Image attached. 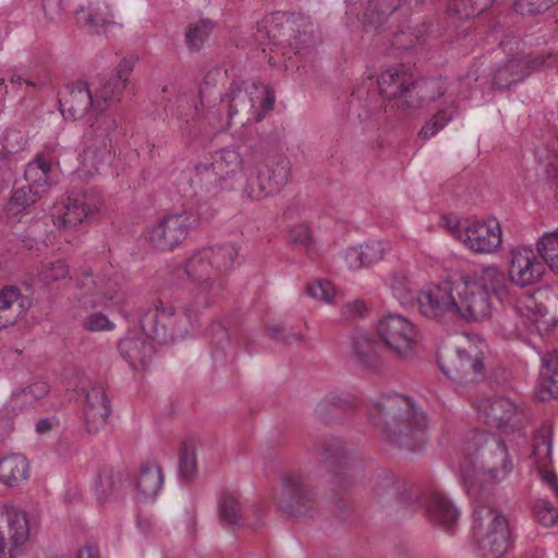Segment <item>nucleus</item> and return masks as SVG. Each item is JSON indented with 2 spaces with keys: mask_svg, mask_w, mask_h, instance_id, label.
<instances>
[{
  "mask_svg": "<svg viewBox=\"0 0 558 558\" xmlns=\"http://www.w3.org/2000/svg\"><path fill=\"white\" fill-rule=\"evenodd\" d=\"M513 9L521 15H535L548 9L545 0H514Z\"/></svg>",
  "mask_w": 558,
  "mask_h": 558,
  "instance_id": "59",
  "label": "nucleus"
},
{
  "mask_svg": "<svg viewBox=\"0 0 558 558\" xmlns=\"http://www.w3.org/2000/svg\"><path fill=\"white\" fill-rule=\"evenodd\" d=\"M243 159L235 149H222L213 156L211 162H202L196 166L201 181L207 185L218 186L227 178L242 169Z\"/></svg>",
  "mask_w": 558,
  "mask_h": 558,
  "instance_id": "21",
  "label": "nucleus"
},
{
  "mask_svg": "<svg viewBox=\"0 0 558 558\" xmlns=\"http://www.w3.org/2000/svg\"><path fill=\"white\" fill-rule=\"evenodd\" d=\"M372 490L379 499L390 496L396 497L397 501L404 507H409L414 492L405 483L397 486L395 477L390 473H380L374 476L372 478Z\"/></svg>",
  "mask_w": 558,
  "mask_h": 558,
  "instance_id": "33",
  "label": "nucleus"
},
{
  "mask_svg": "<svg viewBox=\"0 0 558 558\" xmlns=\"http://www.w3.org/2000/svg\"><path fill=\"white\" fill-rule=\"evenodd\" d=\"M551 453V437L549 434H538L533 440V454L538 459L549 458Z\"/></svg>",
  "mask_w": 558,
  "mask_h": 558,
  "instance_id": "63",
  "label": "nucleus"
},
{
  "mask_svg": "<svg viewBox=\"0 0 558 558\" xmlns=\"http://www.w3.org/2000/svg\"><path fill=\"white\" fill-rule=\"evenodd\" d=\"M49 392V386L45 381H35L32 385L14 391L11 396V402L14 407L32 405L35 401L43 399Z\"/></svg>",
  "mask_w": 558,
  "mask_h": 558,
  "instance_id": "50",
  "label": "nucleus"
},
{
  "mask_svg": "<svg viewBox=\"0 0 558 558\" xmlns=\"http://www.w3.org/2000/svg\"><path fill=\"white\" fill-rule=\"evenodd\" d=\"M44 193L33 189L32 186H22L13 191L9 201V210L15 213H23L38 199L43 197Z\"/></svg>",
  "mask_w": 558,
  "mask_h": 558,
  "instance_id": "52",
  "label": "nucleus"
},
{
  "mask_svg": "<svg viewBox=\"0 0 558 558\" xmlns=\"http://www.w3.org/2000/svg\"><path fill=\"white\" fill-rule=\"evenodd\" d=\"M420 313L430 319L451 322L459 319L453 281L428 287L417 293Z\"/></svg>",
  "mask_w": 558,
  "mask_h": 558,
  "instance_id": "13",
  "label": "nucleus"
},
{
  "mask_svg": "<svg viewBox=\"0 0 558 558\" xmlns=\"http://www.w3.org/2000/svg\"><path fill=\"white\" fill-rule=\"evenodd\" d=\"M510 288L506 272L496 265L462 276L453 281L459 319L481 322L490 318L494 300L510 302Z\"/></svg>",
  "mask_w": 558,
  "mask_h": 558,
  "instance_id": "2",
  "label": "nucleus"
},
{
  "mask_svg": "<svg viewBox=\"0 0 558 558\" xmlns=\"http://www.w3.org/2000/svg\"><path fill=\"white\" fill-rule=\"evenodd\" d=\"M163 485V474L161 468L149 462L143 464L137 476L135 487L141 498L144 500L154 499L161 490Z\"/></svg>",
  "mask_w": 558,
  "mask_h": 558,
  "instance_id": "38",
  "label": "nucleus"
},
{
  "mask_svg": "<svg viewBox=\"0 0 558 558\" xmlns=\"http://www.w3.org/2000/svg\"><path fill=\"white\" fill-rule=\"evenodd\" d=\"M493 0H452L449 11L460 19H471L485 12Z\"/></svg>",
  "mask_w": 558,
  "mask_h": 558,
  "instance_id": "53",
  "label": "nucleus"
},
{
  "mask_svg": "<svg viewBox=\"0 0 558 558\" xmlns=\"http://www.w3.org/2000/svg\"><path fill=\"white\" fill-rule=\"evenodd\" d=\"M322 460L331 474V484L335 488L347 492L353 484V474L349 462V454L340 439L323 438L318 448Z\"/></svg>",
  "mask_w": 558,
  "mask_h": 558,
  "instance_id": "17",
  "label": "nucleus"
},
{
  "mask_svg": "<svg viewBox=\"0 0 558 558\" xmlns=\"http://www.w3.org/2000/svg\"><path fill=\"white\" fill-rule=\"evenodd\" d=\"M240 492L225 489L218 499V518L222 526L234 531L243 524L244 512Z\"/></svg>",
  "mask_w": 558,
  "mask_h": 558,
  "instance_id": "29",
  "label": "nucleus"
},
{
  "mask_svg": "<svg viewBox=\"0 0 558 558\" xmlns=\"http://www.w3.org/2000/svg\"><path fill=\"white\" fill-rule=\"evenodd\" d=\"M537 398L547 401L558 397V352H548L542 359Z\"/></svg>",
  "mask_w": 558,
  "mask_h": 558,
  "instance_id": "32",
  "label": "nucleus"
},
{
  "mask_svg": "<svg viewBox=\"0 0 558 558\" xmlns=\"http://www.w3.org/2000/svg\"><path fill=\"white\" fill-rule=\"evenodd\" d=\"M121 117L114 114H100L90 124L85 133V148L83 150V165L97 171L98 165L102 163L111 153L109 135L121 124Z\"/></svg>",
  "mask_w": 558,
  "mask_h": 558,
  "instance_id": "11",
  "label": "nucleus"
},
{
  "mask_svg": "<svg viewBox=\"0 0 558 558\" xmlns=\"http://www.w3.org/2000/svg\"><path fill=\"white\" fill-rule=\"evenodd\" d=\"M537 254L558 272V231L545 233L536 243Z\"/></svg>",
  "mask_w": 558,
  "mask_h": 558,
  "instance_id": "51",
  "label": "nucleus"
},
{
  "mask_svg": "<svg viewBox=\"0 0 558 558\" xmlns=\"http://www.w3.org/2000/svg\"><path fill=\"white\" fill-rule=\"evenodd\" d=\"M196 447L192 441H183L179 450L178 475L183 482H191L197 475Z\"/></svg>",
  "mask_w": 558,
  "mask_h": 558,
  "instance_id": "46",
  "label": "nucleus"
},
{
  "mask_svg": "<svg viewBox=\"0 0 558 558\" xmlns=\"http://www.w3.org/2000/svg\"><path fill=\"white\" fill-rule=\"evenodd\" d=\"M133 71V61L122 59L118 64L114 73L107 80L102 81L100 86L95 90L96 97L106 109L109 101L119 99L129 80V75Z\"/></svg>",
  "mask_w": 558,
  "mask_h": 558,
  "instance_id": "28",
  "label": "nucleus"
},
{
  "mask_svg": "<svg viewBox=\"0 0 558 558\" xmlns=\"http://www.w3.org/2000/svg\"><path fill=\"white\" fill-rule=\"evenodd\" d=\"M466 451L470 461L462 466V481L474 499L480 498L484 483L502 481L513 469L504 440L496 435L476 433Z\"/></svg>",
  "mask_w": 558,
  "mask_h": 558,
  "instance_id": "3",
  "label": "nucleus"
},
{
  "mask_svg": "<svg viewBox=\"0 0 558 558\" xmlns=\"http://www.w3.org/2000/svg\"><path fill=\"white\" fill-rule=\"evenodd\" d=\"M0 524L1 534L5 538L3 546L4 551H7V558H12L29 538L31 527L28 514L20 508L2 506L0 507Z\"/></svg>",
  "mask_w": 558,
  "mask_h": 558,
  "instance_id": "19",
  "label": "nucleus"
},
{
  "mask_svg": "<svg viewBox=\"0 0 558 558\" xmlns=\"http://www.w3.org/2000/svg\"><path fill=\"white\" fill-rule=\"evenodd\" d=\"M288 45L295 53H305L317 46L319 36L315 24L303 15H296Z\"/></svg>",
  "mask_w": 558,
  "mask_h": 558,
  "instance_id": "30",
  "label": "nucleus"
},
{
  "mask_svg": "<svg viewBox=\"0 0 558 558\" xmlns=\"http://www.w3.org/2000/svg\"><path fill=\"white\" fill-rule=\"evenodd\" d=\"M377 331L385 345L397 357L408 360L413 356L417 331L408 318L395 314L386 315L379 320Z\"/></svg>",
  "mask_w": 558,
  "mask_h": 558,
  "instance_id": "12",
  "label": "nucleus"
},
{
  "mask_svg": "<svg viewBox=\"0 0 558 558\" xmlns=\"http://www.w3.org/2000/svg\"><path fill=\"white\" fill-rule=\"evenodd\" d=\"M306 294L313 299L331 303L335 296V288L328 280H315L306 286Z\"/></svg>",
  "mask_w": 558,
  "mask_h": 558,
  "instance_id": "57",
  "label": "nucleus"
},
{
  "mask_svg": "<svg viewBox=\"0 0 558 558\" xmlns=\"http://www.w3.org/2000/svg\"><path fill=\"white\" fill-rule=\"evenodd\" d=\"M204 310L190 300L179 315L174 307L156 300L142 314L141 328L147 338L160 344L172 343L186 338L201 327Z\"/></svg>",
  "mask_w": 558,
  "mask_h": 558,
  "instance_id": "4",
  "label": "nucleus"
},
{
  "mask_svg": "<svg viewBox=\"0 0 558 558\" xmlns=\"http://www.w3.org/2000/svg\"><path fill=\"white\" fill-rule=\"evenodd\" d=\"M61 112L74 120L85 117L89 111L102 112L104 106L96 93L93 95L85 82L77 81L68 85L59 98Z\"/></svg>",
  "mask_w": 558,
  "mask_h": 558,
  "instance_id": "20",
  "label": "nucleus"
},
{
  "mask_svg": "<svg viewBox=\"0 0 558 558\" xmlns=\"http://www.w3.org/2000/svg\"><path fill=\"white\" fill-rule=\"evenodd\" d=\"M275 505L279 512L294 521L314 519L319 514L315 488L298 472H287L280 476Z\"/></svg>",
  "mask_w": 558,
  "mask_h": 558,
  "instance_id": "6",
  "label": "nucleus"
},
{
  "mask_svg": "<svg viewBox=\"0 0 558 558\" xmlns=\"http://www.w3.org/2000/svg\"><path fill=\"white\" fill-rule=\"evenodd\" d=\"M402 3H404L403 0H372L367 11L371 14L376 13L377 17L375 22L381 23L386 17L390 16L401 8Z\"/></svg>",
  "mask_w": 558,
  "mask_h": 558,
  "instance_id": "55",
  "label": "nucleus"
},
{
  "mask_svg": "<svg viewBox=\"0 0 558 558\" xmlns=\"http://www.w3.org/2000/svg\"><path fill=\"white\" fill-rule=\"evenodd\" d=\"M216 27V23L209 19H202L187 26L185 40L190 50L198 51Z\"/></svg>",
  "mask_w": 558,
  "mask_h": 558,
  "instance_id": "49",
  "label": "nucleus"
},
{
  "mask_svg": "<svg viewBox=\"0 0 558 558\" xmlns=\"http://www.w3.org/2000/svg\"><path fill=\"white\" fill-rule=\"evenodd\" d=\"M458 238L472 252L489 254L501 245V228L496 219L468 221L457 230Z\"/></svg>",
  "mask_w": 558,
  "mask_h": 558,
  "instance_id": "18",
  "label": "nucleus"
},
{
  "mask_svg": "<svg viewBox=\"0 0 558 558\" xmlns=\"http://www.w3.org/2000/svg\"><path fill=\"white\" fill-rule=\"evenodd\" d=\"M78 23L90 34H109L121 25L112 20L108 5L90 1L77 11Z\"/></svg>",
  "mask_w": 558,
  "mask_h": 558,
  "instance_id": "27",
  "label": "nucleus"
},
{
  "mask_svg": "<svg viewBox=\"0 0 558 558\" xmlns=\"http://www.w3.org/2000/svg\"><path fill=\"white\" fill-rule=\"evenodd\" d=\"M213 217V209L204 204L193 203L148 228L145 239L156 250L171 251L187 238L191 229Z\"/></svg>",
  "mask_w": 558,
  "mask_h": 558,
  "instance_id": "5",
  "label": "nucleus"
},
{
  "mask_svg": "<svg viewBox=\"0 0 558 558\" xmlns=\"http://www.w3.org/2000/svg\"><path fill=\"white\" fill-rule=\"evenodd\" d=\"M357 409V398L344 391H329L315 405L314 414L324 423H332L353 414Z\"/></svg>",
  "mask_w": 558,
  "mask_h": 558,
  "instance_id": "24",
  "label": "nucleus"
},
{
  "mask_svg": "<svg viewBox=\"0 0 558 558\" xmlns=\"http://www.w3.org/2000/svg\"><path fill=\"white\" fill-rule=\"evenodd\" d=\"M253 92L251 93V120L260 122L268 112L272 111L275 106V92L269 85L253 82Z\"/></svg>",
  "mask_w": 558,
  "mask_h": 558,
  "instance_id": "44",
  "label": "nucleus"
},
{
  "mask_svg": "<svg viewBox=\"0 0 558 558\" xmlns=\"http://www.w3.org/2000/svg\"><path fill=\"white\" fill-rule=\"evenodd\" d=\"M202 248L209 259L218 278L233 268L241 250L239 245L231 243H223Z\"/></svg>",
  "mask_w": 558,
  "mask_h": 558,
  "instance_id": "40",
  "label": "nucleus"
},
{
  "mask_svg": "<svg viewBox=\"0 0 558 558\" xmlns=\"http://www.w3.org/2000/svg\"><path fill=\"white\" fill-rule=\"evenodd\" d=\"M473 536L483 558H499L510 544L507 519L496 509L478 506L473 513Z\"/></svg>",
  "mask_w": 558,
  "mask_h": 558,
  "instance_id": "7",
  "label": "nucleus"
},
{
  "mask_svg": "<svg viewBox=\"0 0 558 558\" xmlns=\"http://www.w3.org/2000/svg\"><path fill=\"white\" fill-rule=\"evenodd\" d=\"M522 58L527 63V70H530L531 73L533 71L550 68L556 62V56L551 52L526 56Z\"/></svg>",
  "mask_w": 558,
  "mask_h": 558,
  "instance_id": "60",
  "label": "nucleus"
},
{
  "mask_svg": "<svg viewBox=\"0 0 558 558\" xmlns=\"http://www.w3.org/2000/svg\"><path fill=\"white\" fill-rule=\"evenodd\" d=\"M128 474L123 470L105 468L98 475L96 483V496L101 502L110 501L119 497L123 492Z\"/></svg>",
  "mask_w": 558,
  "mask_h": 558,
  "instance_id": "34",
  "label": "nucleus"
},
{
  "mask_svg": "<svg viewBox=\"0 0 558 558\" xmlns=\"http://www.w3.org/2000/svg\"><path fill=\"white\" fill-rule=\"evenodd\" d=\"M247 163V160H246ZM250 175L246 177V194L254 199H262L280 191L289 180L290 161L280 156L271 163L264 165L258 156L248 159Z\"/></svg>",
  "mask_w": 558,
  "mask_h": 558,
  "instance_id": "10",
  "label": "nucleus"
},
{
  "mask_svg": "<svg viewBox=\"0 0 558 558\" xmlns=\"http://www.w3.org/2000/svg\"><path fill=\"white\" fill-rule=\"evenodd\" d=\"M441 372L461 387L474 385L485 378L484 353L474 343L466 342L453 352L438 357Z\"/></svg>",
  "mask_w": 558,
  "mask_h": 558,
  "instance_id": "8",
  "label": "nucleus"
},
{
  "mask_svg": "<svg viewBox=\"0 0 558 558\" xmlns=\"http://www.w3.org/2000/svg\"><path fill=\"white\" fill-rule=\"evenodd\" d=\"M77 287L85 289L88 293L100 295L105 304L113 303L119 298L120 288L116 281L108 280L104 287H99L88 270L84 271L82 278L77 279Z\"/></svg>",
  "mask_w": 558,
  "mask_h": 558,
  "instance_id": "45",
  "label": "nucleus"
},
{
  "mask_svg": "<svg viewBox=\"0 0 558 558\" xmlns=\"http://www.w3.org/2000/svg\"><path fill=\"white\" fill-rule=\"evenodd\" d=\"M110 411V402L104 388L99 385L90 386L85 392L83 404V420L87 433L97 434L105 428Z\"/></svg>",
  "mask_w": 558,
  "mask_h": 558,
  "instance_id": "23",
  "label": "nucleus"
},
{
  "mask_svg": "<svg viewBox=\"0 0 558 558\" xmlns=\"http://www.w3.org/2000/svg\"><path fill=\"white\" fill-rule=\"evenodd\" d=\"M546 262L529 246H520L510 252L508 281L527 287L539 282L546 272Z\"/></svg>",
  "mask_w": 558,
  "mask_h": 558,
  "instance_id": "16",
  "label": "nucleus"
},
{
  "mask_svg": "<svg viewBox=\"0 0 558 558\" xmlns=\"http://www.w3.org/2000/svg\"><path fill=\"white\" fill-rule=\"evenodd\" d=\"M385 247L380 242H371L364 245L349 247L344 252L347 266L352 270L371 266L384 256Z\"/></svg>",
  "mask_w": 558,
  "mask_h": 558,
  "instance_id": "37",
  "label": "nucleus"
},
{
  "mask_svg": "<svg viewBox=\"0 0 558 558\" xmlns=\"http://www.w3.org/2000/svg\"><path fill=\"white\" fill-rule=\"evenodd\" d=\"M530 74L531 71L527 70V63L524 59L522 57L513 58L497 69L493 85L498 89H505L523 81Z\"/></svg>",
  "mask_w": 558,
  "mask_h": 558,
  "instance_id": "42",
  "label": "nucleus"
},
{
  "mask_svg": "<svg viewBox=\"0 0 558 558\" xmlns=\"http://www.w3.org/2000/svg\"><path fill=\"white\" fill-rule=\"evenodd\" d=\"M353 355L355 362L363 368L376 371L381 365L378 342L364 333H357L353 337Z\"/></svg>",
  "mask_w": 558,
  "mask_h": 558,
  "instance_id": "35",
  "label": "nucleus"
},
{
  "mask_svg": "<svg viewBox=\"0 0 558 558\" xmlns=\"http://www.w3.org/2000/svg\"><path fill=\"white\" fill-rule=\"evenodd\" d=\"M70 272L69 266L62 259L45 264L39 272V277L45 282H53L66 278Z\"/></svg>",
  "mask_w": 558,
  "mask_h": 558,
  "instance_id": "56",
  "label": "nucleus"
},
{
  "mask_svg": "<svg viewBox=\"0 0 558 558\" xmlns=\"http://www.w3.org/2000/svg\"><path fill=\"white\" fill-rule=\"evenodd\" d=\"M101 203L102 197L95 189L69 196L64 204L54 207L53 225L58 228L75 227L96 214Z\"/></svg>",
  "mask_w": 558,
  "mask_h": 558,
  "instance_id": "14",
  "label": "nucleus"
},
{
  "mask_svg": "<svg viewBox=\"0 0 558 558\" xmlns=\"http://www.w3.org/2000/svg\"><path fill=\"white\" fill-rule=\"evenodd\" d=\"M413 76L402 68H391L384 71L378 77L380 95L388 100H400L401 106L409 107L412 104L410 88Z\"/></svg>",
  "mask_w": 558,
  "mask_h": 558,
  "instance_id": "25",
  "label": "nucleus"
},
{
  "mask_svg": "<svg viewBox=\"0 0 558 558\" xmlns=\"http://www.w3.org/2000/svg\"><path fill=\"white\" fill-rule=\"evenodd\" d=\"M191 284V301L209 308L221 291V283L203 248L195 251L182 265Z\"/></svg>",
  "mask_w": 558,
  "mask_h": 558,
  "instance_id": "9",
  "label": "nucleus"
},
{
  "mask_svg": "<svg viewBox=\"0 0 558 558\" xmlns=\"http://www.w3.org/2000/svg\"><path fill=\"white\" fill-rule=\"evenodd\" d=\"M390 289L401 305H412L417 301L416 286L403 274L391 276Z\"/></svg>",
  "mask_w": 558,
  "mask_h": 558,
  "instance_id": "48",
  "label": "nucleus"
},
{
  "mask_svg": "<svg viewBox=\"0 0 558 558\" xmlns=\"http://www.w3.org/2000/svg\"><path fill=\"white\" fill-rule=\"evenodd\" d=\"M294 14L272 13L257 23L256 40L264 45L266 40L274 45H288L295 20Z\"/></svg>",
  "mask_w": 558,
  "mask_h": 558,
  "instance_id": "26",
  "label": "nucleus"
},
{
  "mask_svg": "<svg viewBox=\"0 0 558 558\" xmlns=\"http://www.w3.org/2000/svg\"><path fill=\"white\" fill-rule=\"evenodd\" d=\"M22 301L20 290L14 286H5L0 289V330L13 326L23 315V303L14 308V304Z\"/></svg>",
  "mask_w": 558,
  "mask_h": 558,
  "instance_id": "41",
  "label": "nucleus"
},
{
  "mask_svg": "<svg viewBox=\"0 0 558 558\" xmlns=\"http://www.w3.org/2000/svg\"><path fill=\"white\" fill-rule=\"evenodd\" d=\"M533 515L539 524L546 527L554 526L558 522V510L545 499L535 502Z\"/></svg>",
  "mask_w": 558,
  "mask_h": 558,
  "instance_id": "54",
  "label": "nucleus"
},
{
  "mask_svg": "<svg viewBox=\"0 0 558 558\" xmlns=\"http://www.w3.org/2000/svg\"><path fill=\"white\" fill-rule=\"evenodd\" d=\"M291 243L307 247L312 243V232L304 223L293 226L289 231Z\"/></svg>",
  "mask_w": 558,
  "mask_h": 558,
  "instance_id": "61",
  "label": "nucleus"
},
{
  "mask_svg": "<svg viewBox=\"0 0 558 558\" xmlns=\"http://www.w3.org/2000/svg\"><path fill=\"white\" fill-rule=\"evenodd\" d=\"M458 113V106L451 101L448 106L440 108L421 129L420 136L428 140L442 130Z\"/></svg>",
  "mask_w": 558,
  "mask_h": 558,
  "instance_id": "47",
  "label": "nucleus"
},
{
  "mask_svg": "<svg viewBox=\"0 0 558 558\" xmlns=\"http://www.w3.org/2000/svg\"><path fill=\"white\" fill-rule=\"evenodd\" d=\"M266 509L267 504L264 499L257 498L256 500H254L248 509V512L254 517V520L252 522H248V520L246 519V527H252L256 530L257 526H259V524L263 521V518L266 513Z\"/></svg>",
  "mask_w": 558,
  "mask_h": 558,
  "instance_id": "64",
  "label": "nucleus"
},
{
  "mask_svg": "<svg viewBox=\"0 0 558 558\" xmlns=\"http://www.w3.org/2000/svg\"><path fill=\"white\" fill-rule=\"evenodd\" d=\"M24 178L28 185L46 194L52 185L51 160L43 154L29 161L24 171Z\"/></svg>",
  "mask_w": 558,
  "mask_h": 558,
  "instance_id": "39",
  "label": "nucleus"
},
{
  "mask_svg": "<svg viewBox=\"0 0 558 558\" xmlns=\"http://www.w3.org/2000/svg\"><path fill=\"white\" fill-rule=\"evenodd\" d=\"M28 469V461L23 454H9L0 460V482L8 487H16L27 480Z\"/></svg>",
  "mask_w": 558,
  "mask_h": 558,
  "instance_id": "36",
  "label": "nucleus"
},
{
  "mask_svg": "<svg viewBox=\"0 0 558 558\" xmlns=\"http://www.w3.org/2000/svg\"><path fill=\"white\" fill-rule=\"evenodd\" d=\"M84 327L89 331H104L113 329L114 325L102 313H94L86 317Z\"/></svg>",
  "mask_w": 558,
  "mask_h": 558,
  "instance_id": "62",
  "label": "nucleus"
},
{
  "mask_svg": "<svg viewBox=\"0 0 558 558\" xmlns=\"http://www.w3.org/2000/svg\"><path fill=\"white\" fill-rule=\"evenodd\" d=\"M409 508H423L426 518L434 524L450 529L459 518V511L449 498L438 488L429 487L423 493L413 492Z\"/></svg>",
  "mask_w": 558,
  "mask_h": 558,
  "instance_id": "15",
  "label": "nucleus"
},
{
  "mask_svg": "<svg viewBox=\"0 0 558 558\" xmlns=\"http://www.w3.org/2000/svg\"><path fill=\"white\" fill-rule=\"evenodd\" d=\"M366 416L392 446L416 451L425 444L426 416L409 398L389 395L374 399L366 407Z\"/></svg>",
  "mask_w": 558,
  "mask_h": 558,
  "instance_id": "1",
  "label": "nucleus"
},
{
  "mask_svg": "<svg viewBox=\"0 0 558 558\" xmlns=\"http://www.w3.org/2000/svg\"><path fill=\"white\" fill-rule=\"evenodd\" d=\"M118 350L133 368L145 367L154 355V345L143 337L121 339Z\"/></svg>",
  "mask_w": 558,
  "mask_h": 558,
  "instance_id": "31",
  "label": "nucleus"
},
{
  "mask_svg": "<svg viewBox=\"0 0 558 558\" xmlns=\"http://www.w3.org/2000/svg\"><path fill=\"white\" fill-rule=\"evenodd\" d=\"M445 92L446 86L441 80H412L409 100L413 102L409 104V107H418L425 102L434 101L441 97Z\"/></svg>",
  "mask_w": 558,
  "mask_h": 558,
  "instance_id": "43",
  "label": "nucleus"
},
{
  "mask_svg": "<svg viewBox=\"0 0 558 558\" xmlns=\"http://www.w3.org/2000/svg\"><path fill=\"white\" fill-rule=\"evenodd\" d=\"M478 411L485 417V423L492 427L511 429L522 424L523 413L508 398L494 397L480 401Z\"/></svg>",
  "mask_w": 558,
  "mask_h": 558,
  "instance_id": "22",
  "label": "nucleus"
},
{
  "mask_svg": "<svg viewBox=\"0 0 558 558\" xmlns=\"http://www.w3.org/2000/svg\"><path fill=\"white\" fill-rule=\"evenodd\" d=\"M269 337L283 344H291L293 342H301L304 336L301 332H293L286 325H272L268 328Z\"/></svg>",
  "mask_w": 558,
  "mask_h": 558,
  "instance_id": "58",
  "label": "nucleus"
}]
</instances>
